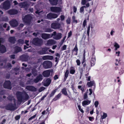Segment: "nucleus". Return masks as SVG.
<instances>
[{"label":"nucleus","instance_id":"obj_1","mask_svg":"<svg viewBox=\"0 0 124 124\" xmlns=\"http://www.w3.org/2000/svg\"><path fill=\"white\" fill-rule=\"evenodd\" d=\"M16 95L18 101L21 102L28 100L29 98L28 95L25 92H17Z\"/></svg>","mask_w":124,"mask_h":124},{"label":"nucleus","instance_id":"obj_2","mask_svg":"<svg viewBox=\"0 0 124 124\" xmlns=\"http://www.w3.org/2000/svg\"><path fill=\"white\" fill-rule=\"evenodd\" d=\"M32 19V16L31 15H27L25 16L24 17H23L22 18L23 22L27 24L30 23Z\"/></svg>","mask_w":124,"mask_h":124},{"label":"nucleus","instance_id":"obj_3","mask_svg":"<svg viewBox=\"0 0 124 124\" xmlns=\"http://www.w3.org/2000/svg\"><path fill=\"white\" fill-rule=\"evenodd\" d=\"M32 42L33 44L35 45L40 46L42 44L43 41L41 39H39L38 38H36L33 39Z\"/></svg>","mask_w":124,"mask_h":124},{"label":"nucleus","instance_id":"obj_4","mask_svg":"<svg viewBox=\"0 0 124 124\" xmlns=\"http://www.w3.org/2000/svg\"><path fill=\"white\" fill-rule=\"evenodd\" d=\"M43 67L45 69L51 68L52 66V63L50 61H44L43 63Z\"/></svg>","mask_w":124,"mask_h":124},{"label":"nucleus","instance_id":"obj_5","mask_svg":"<svg viewBox=\"0 0 124 124\" xmlns=\"http://www.w3.org/2000/svg\"><path fill=\"white\" fill-rule=\"evenodd\" d=\"M52 37H53V39L55 40H59L61 38L62 35L61 33H59L56 34V32L54 31L52 34Z\"/></svg>","mask_w":124,"mask_h":124},{"label":"nucleus","instance_id":"obj_6","mask_svg":"<svg viewBox=\"0 0 124 124\" xmlns=\"http://www.w3.org/2000/svg\"><path fill=\"white\" fill-rule=\"evenodd\" d=\"M58 16V15L56 14L50 13L47 15L46 17L47 19H51L57 18Z\"/></svg>","mask_w":124,"mask_h":124},{"label":"nucleus","instance_id":"obj_7","mask_svg":"<svg viewBox=\"0 0 124 124\" xmlns=\"http://www.w3.org/2000/svg\"><path fill=\"white\" fill-rule=\"evenodd\" d=\"M9 23L10 25L13 27H17L18 25L17 21L15 19L12 20L9 22Z\"/></svg>","mask_w":124,"mask_h":124},{"label":"nucleus","instance_id":"obj_8","mask_svg":"<svg viewBox=\"0 0 124 124\" xmlns=\"http://www.w3.org/2000/svg\"><path fill=\"white\" fill-rule=\"evenodd\" d=\"M10 6V2L8 0H7L4 2L3 5V8L4 9H9Z\"/></svg>","mask_w":124,"mask_h":124},{"label":"nucleus","instance_id":"obj_9","mask_svg":"<svg viewBox=\"0 0 124 124\" xmlns=\"http://www.w3.org/2000/svg\"><path fill=\"white\" fill-rule=\"evenodd\" d=\"M41 37L45 40L52 38V34L42 33L41 34Z\"/></svg>","mask_w":124,"mask_h":124},{"label":"nucleus","instance_id":"obj_10","mask_svg":"<svg viewBox=\"0 0 124 124\" xmlns=\"http://www.w3.org/2000/svg\"><path fill=\"white\" fill-rule=\"evenodd\" d=\"M49 48L45 47L42 48V50L38 52V53L40 54H47L48 53V50Z\"/></svg>","mask_w":124,"mask_h":124},{"label":"nucleus","instance_id":"obj_11","mask_svg":"<svg viewBox=\"0 0 124 124\" xmlns=\"http://www.w3.org/2000/svg\"><path fill=\"white\" fill-rule=\"evenodd\" d=\"M60 24L58 23H52L51 25V27L53 29H56L60 27Z\"/></svg>","mask_w":124,"mask_h":124},{"label":"nucleus","instance_id":"obj_12","mask_svg":"<svg viewBox=\"0 0 124 124\" xmlns=\"http://www.w3.org/2000/svg\"><path fill=\"white\" fill-rule=\"evenodd\" d=\"M10 82L9 81H6L3 85L4 87L6 88L11 89V87L10 85Z\"/></svg>","mask_w":124,"mask_h":124},{"label":"nucleus","instance_id":"obj_13","mask_svg":"<svg viewBox=\"0 0 124 124\" xmlns=\"http://www.w3.org/2000/svg\"><path fill=\"white\" fill-rule=\"evenodd\" d=\"M16 103L15 104L14 103V105H13L12 104H10L7 105L6 107V109L8 110H13L15 109V106L16 105Z\"/></svg>","mask_w":124,"mask_h":124},{"label":"nucleus","instance_id":"obj_14","mask_svg":"<svg viewBox=\"0 0 124 124\" xmlns=\"http://www.w3.org/2000/svg\"><path fill=\"white\" fill-rule=\"evenodd\" d=\"M51 11L55 13H58L61 11V9L59 7H52L50 8Z\"/></svg>","mask_w":124,"mask_h":124},{"label":"nucleus","instance_id":"obj_15","mask_svg":"<svg viewBox=\"0 0 124 124\" xmlns=\"http://www.w3.org/2000/svg\"><path fill=\"white\" fill-rule=\"evenodd\" d=\"M56 43V41L53 39H50L47 41V43L46 44V45L50 46L55 44Z\"/></svg>","mask_w":124,"mask_h":124},{"label":"nucleus","instance_id":"obj_16","mask_svg":"<svg viewBox=\"0 0 124 124\" xmlns=\"http://www.w3.org/2000/svg\"><path fill=\"white\" fill-rule=\"evenodd\" d=\"M51 79L50 78H47L46 80L44 81V85L46 86H48L50 84Z\"/></svg>","mask_w":124,"mask_h":124},{"label":"nucleus","instance_id":"obj_17","mask_svg":"<svg viewBox=\"0 0 124 124\" xmlns=\"http://www.w3.org/2000/svg\"><path fill=\"white\" fill-rule=\"evenodd\" d=\"M26 89L29 90L35 91L36 90V88L32 86H28L26 87Z\"/></svg>","mask_w":124,"mask_h":124},{"label":"nucleus","instance_id":"obj_18","mask_svg":"<svg viewBox=\"0 0 124 124\" xmlns=\"http://www.w3.org/2000/svg\"><path fill=\"white\" fill-rule=\"evenodd\" d=\"M42 76L41 75H40L37 76L36 78L34 80V81L35 83H37L39 81L42 80Z\"/></svg>","mask_w":124,"mask_h":124},{"label":"nucleus","instance_id":"obj_19","mask_svg":"<svg viewBox=\"0 0 124 124\" xmlns=\"http://www.w3.org/2000/svg\"><path fill=\"white\" fill-rule=\"evenodd\" d=\"M42 59L44 60H52L53 58V56L51 55H46L43 57Z\"/></svg>","mask_w":124,"mask_h":124},{"label":"nucleus","instance_id":"obj_20","mask_svg":"<svg viewBox=\"0 0 124 124\" xmlns=\"http://www.w3.org/2000/svg\"><path fill=\"white\" fill-rule=\"evenodd\" d=\"M16 39L14 37H9L8 39V41L10 43L14 44L16 41Z\"/></svg>","mask_w":124,"mask_h":124},{"label":"nucleus","instance_id":"obj_21","mask_svg":"<svg viewBox=\"0 0 124 124\" xmlns=\"http://www.w3.org/2000/svg\"><path fill=\"white\" fill-rule=\"evenodd\" d=\"M50 74V72L49 70L44 71L43 73V76L45 77H48L49 76Z\"/></svg>","mask_w":124,"mask_h":124},{"label":"nucleus","instance_id":"obj_22","mask_svg":"<svg viewBox=\"0 0 124 124\" xmlns=\"http://www.w3.org/2000/svg\"><path fill=\"white\" fill-rule=\"evenodd\" d=\"M19 5L21 8H24L29 6V5L26 2L21 3L19 4Z\"/></svg>","mask_w":124,"mask_h":124},{"label":"nucleus","instance_id":"obj_23","mask_svg":"<svg viewBox=\"0 0 124 124\" xmlns=\"http://www.w3.org/2000/svg\"><path fill=\"white\" fill-rule=\"evenodd\" d=\"M6 51V49L3 45H1L0 46V52L1 53H3Z\"/></svg>","mask_w":124,"mask_h":124},{"label":"nucleus","instance_id":"obj_24","mask_svg":"<svg viewBox=\"0 0 124 124\" xmlns=\"http://www.w3.org/2000/svg\"><path fill=\"white\" fill-rule=\"evenodd\" d=\"M91 102V101L88 100L86 101H84L82 103V105L85 106V105H88Z\"/></svg>","mask_w":124,"mask_h":124},{"label":"nucleus","instance_id":"obj_25","mask_svg":"<svg viewBox=\"0 0 124 124\" xmlns=\"http://www.w3.org/2000/svg\"><path fill=\"white\" fill-rule=\"evenodd\" d=\"M51 4L52 5H56L58 2V0H49Z\"/></svg>","mask_w":124,"mask_h":124},{"label":"nucleus","instance_id":"obj_26","mask_svg":"<svg viewBox=\"0 0 124 124\" xmlns=\"http://www.w3.org/2000/svg\"><path fill=\"white\" fill-rule=\"evenodd\" d=\"M15 53H16L21 52L22 50V49L20 47L18 46H16L15 47Z\"/></svg>","mask_w":124,"mask_h":124},{"label":"nucleus","instance_id":"obj_27","mask_svg":"<svg viewBox=\"0 0 124 124\" xmlns=\"http://www.w3.org/2000/svg\"><path fill=\"white\" fill-rule=\"evenodd\" d=\"M95 84L94 81H90V82H88L87 83V85L88 87H91L93 86Z\"/></svg>","mask_w":124,"mask_h":124},{"label":"nucleus","instance_id":"obj_28","mask_svg":"<svg viewBox=\"0 0 124 124\" xmlns=\"http://www.w3.org/2000/svg\"><path fill=\"white\" fill-rule=\"evenodd\" d=\"M9 12H11V14L14 15L17 14L18 13V11L16 10L13 9L9 11Z\"/></svg>","mask_w":124,"mask_h":124},{"label":"nucleus","instance_id":"obj_29","mask_svg":"<svg viewBox=\"0 0 124 124\" xmlns=\"http://www.w3.org/2000/svg\"><path fill=\"white\" fill-rule=\"evenodd\" d=\"M62 93L65 95H67L68 94L66 91V89L64 88L63 89L62 91Z\"/></svg>","mask_w":124,"mask_h":124},{"label":"nucleus","instance_id":"obj_30","mask_svg":"<svg viewBox=\"0 0 124 124\" xmlns=\"http://www.w3.org/2000/svg\"><path fill=\"white\" fill-rule=\"evenodd\" d=\"M69 73V71L68 70H66V72L65 75V77L64 78V80L65 81L66 78H67L68 76V74Z\"/></svg>","mask_w":124,"mask_h":124},{"label":"nucleus","instance_id":"obj_31","mask_svg":"<svg viewBox=\"0 0 124 124\" xmlns=\"http://www.w3.org/2000/svg\"><path fill=\"white\" fill-rule=\"evenodd\" d=\"M12 66L11 64L9 63H6V65L4 66V67L7 68H11Z\"/></svg>","mask_w":124,"mask_h":124},{"label":"nucleus","instance_id":"obj_32","mask_svg":"<svg viewBox=\"0 0 124 124\" xmlns=\"http://www.w3.org/2000/svg\"><path fill=\"white\" fill-rule=\"evenodd\" d=\"M8 98L10 100H13L14 104H15L16 100L14 99L13 97L11 96H9L8 97Z\"/></svg>","mask_w":124,"mask_h":124},{"label":"nucleus","instance_id":"obj_33","mask_svg":"<svg viewBox=\"0 0 124 124\" xmlns=\"http://www.w3.org/2000/svg\"><path fill=\"white\" fill-rule=\"evenodd\" d=\"M53 30L50 28H47L45 29V32H51Z\"/></svg>","mask_w":124,"mask_h":124},{"label":"nucleus","instance_id":"obj_34","mask_svg":"<svg viewBox=\"0 0 124 124\" xmlns=\"http://www.w3.org/2000/svg\"><path fill=\"white\" fill-rule=\"evenodd\" d=\"M23 56L25 60L26 61H27L29 59V57L28 55H23Z\"/></svg>","mask_w":124,"mask_h":124},{"label":"nucleus","instance_id":"obj_35","mask_svg":"<svg viewBox=\"0 0 124 124\" xmlns=\"http://www.w3.org/2000/svg\"><path fill=\"white\" fill-rule=\"evenodd\" d=\"M61 95V94L59 93L53 99V100L55 101L57 100L60 97Z\"/></svg>","mask_w":124,"mask_h":124},{"label":"nucleus","instance_id":"obj_36","mask_svg":"<svg viewBox=\"0 0 124 124\" xmlns=\"http://www.w3.org/2000/svg\"><path fill=\"white\" fill-rule=\"evenodd\" d=\"M57 90V89H56L53 91L51 93V94H50V97H51L53 96L54 95V94L55 93Z\"/></svg>","mask_w":124,"mask_h":124},{"label":"nucleus","instance_id":"obj_37","mask_svg":"<svg viewBox=\"0 0 124 124\" xmlns=\"http://www.w3.org/2000/svg\"><path fill=\"white\" fill-rule=\"evenodd\" d=\"M24 25L23 24L21 23L19 25V27L17 28V29L19 30H20L21 28Z\"/></svg>","mask_w":124,"mask_h":124},{"label":"nucleus","instance_id":"obj_38","mask_svg":"<svg viewBox=\"0 0 124 124\" xmlns=\"http://www.w3.org/2000/svg\"><path fill=\"white\" fill-rule=\"evenodd\" d=\"M32 73L34 76H35L37 75L36 71L35 70H33L32 71Z\"/></svg>","mask_w":124,"mask_h":124},{"label":"nucleus","instance_id":"obj_39","mask_svg":"<svg viewBox=\"0 0 124 124\" xmlns=\"http://www.w3.org/2000/svg\"><path fill=\"white\" fill-rule=\"evenodd\" d=\"M18 42L19 43L21 44H23L24 43L23 40L22 39H20L18 40Z\"/></svg>","mask_w":124,"mask_h":124},{"label":"nucleus","instance_id":"obj_40","mask_svg":"<svg viewBox=\"0 0 124 124\" xmlns=\"http://www.w3.org/2000/svg\"><path fill=\"white\" fill-rule=\"evenodd\" d=\"M73 20V23L75 22L76 23H77V20H76V17L75 16H73L72 17Z\"/></svg>","mask_w":124,"mask_h":124},{"label":"nucleus","instance_id":"obj_41","mask_svg":"<svg viewBox=\"0 0 124 124\" xmlns=\"http://www.w3.org/2000/svg\"><path fill=\"white\" fill-rule=\"evenodd\" d=\"M37 117H31L29 119V120L30 121L33 119H34V120H35L37 119Z\"/></svg>","mask_w":124,"mask_h":124},{"label":"nucleus","instance_id":"obj_42","mask_svg":"<svg viewBox=\"0 0 124 124\" xmlns=\"http://www.w3.org/2000/svg\"><path fill=\"white\" fill-rule=\"evenodd\" d=\"M114 46L116 47V48H119L120 47V46L116 42L115 43Z\"/></svg>","mask_w":124,"mask_h":124},{"label":"nucleus","instance_id":"obj_43","mask_svg":"<svg viewBox=\"0 0 124 124\" xmlns=\"http://www.w3.org/2000/svg\"><path fill=\"white\" fill-rule=\"evenodd\" d=\"M87 1L86 0H82L81 4L83 5H84L86 3Z\"/></svg>","mask_w":124,"mask_h":124},{"label":"nucleus","instance_id":"obj_44","mask_svg":"<svg viewBox=\"0 0 124 124\" xmlns=\"http://www.w3.org/2000/svg\"><path fill=\"white\" fill-rule=\"evenodd\" d=\"M75 72V70L73 69H72L71 68L70 72V73L72 74H73Z\"/></svg>","mask_w":124,"mask_h":124},{"label":"nucleus","instance_id":"obj_45","mask_svg":"<svg viewBox=\"0 0 124 124\" xmlns=\"http://www.w3.org/2000/svg\"><path fill=\"white\" fill-rule=\"evenodd\" d=\"M2 20L3 21H8V17L6 16L3 17L2 18Z\"/></svg>","mask_w":124,"mask_h":124},{"label":"nucleus","instance_id":"obj_46","mask_svg":"<svg viewBox=\"0 0 124 124\" xmlns=\"http://www.w3.org/2000/svg\"><path fill=\"white\" fill-rule=\"evenodd\" d=\"M90 27V25H89L88 26V27L87 28V35H88V36L89 35Z\"/></svg>","mask_w":124,"mask_h":124},{"label":"nucleus","instance_id":"obj_47","mask_svg":"<svg viewBox=\"0 0 124 124\" xmlns=\"http://www.w3.org/2000/svg\"><path fill=\"white\" fill-rule=\"evenodd\" d=\"M90 121H93L94 119L93 117H88Z\"/></svg>","mask_w":124,"mask_h":124},{"label":"nucleus","instance_id":"obj_48","mask_svg":"<svg viewBox=\"0 0 124 124\" xmlns=\"http://www.w3.org/2000/svg\"><path fill=\"white\" fill-rule=\"evenodd\" d=\"M6 61H4L3 62V63H2L0 64V65L1 66H4H4H5L6 64Z\"/></svg>","mask_w":124,"mask_h":124},{"label":"nucleus","instance_id":"obj_49","mask_svg":"<svg viewBox=\"0 0 124 124\" xmlns=\"http://www.w3.org/2000/svg\"><path fill=\"white\" fill-rule=\"evenodd\" d=\"M45 89V88L44 87H41L39 90V92H41L42 91L44 90Z\"/></svg>","mask_w":124,"mask_h":124},{"label":"nucleus","instance_id":"obj_50","mask_svg":"<svg viewBox=\"0 0 124 124\" xmlns=\"http://www.w3.org/2000/svg\"><path fill=\"white\" fill-rule=\"evenodd\" d=\"M99 104V102L98 101H96L95 102L94 104L95 105V106L96 107H97L98 105Z\"/></svg>","mask_w":124,"mask_h":124},{"label":"nucleus","instance_id":"obj_51","mask_svg":"<svg viewBox=\"0 0 124 124\" xmlns=\"http://www.w3.org/2000/svg\"><path fill=\"white\" fill-rule=\"evenodd\" d=\"M76 62L77 63V65H79L80 64V62L79 60H77L76 61Z\"/></svg>","mask_w":124,"mask_h":124},{"label":"nucleus","instance_id":"obj_52","mask_svg":"<svg viewBox=\"0 0 124 124\" xmlns=\"http://www.w3.org/2000/svg\"><path fill=\"white\" fill-rule=\"evenodd\" d=\"M66 22L67 24H69L70 23V18H68L66 20Z\"/></svg>","mask_w":124,"mask_h":124},{"label":"nucleus","instance_id":"obj_53","mask_svg":"<svg viewBox=\"0 0 124 124\" xmlns=\"http://www.w3.org/2000/svg\"><path fill=\"white\" fill-rule=\"evenodd\" d=\"M79 121L80 122V124H86L85 121L82 122V120L81 121V120H80Z\"/></svg>","mask_w":124,"mask_h":124},{"label":"nucleus","instance_id":"obj_54","mask_svg":"<svg viewBox=\"0 0 124 124\" xmlns=\"http://www.w3.org/2000/svg\"><path fill=\"white\" fill-rule=\"evenodd\" d=\"M6 121V120L5 119H4L0 123V124H4Z\"/></svg>","mask_w":124,"mask_h":124},{"label":"nucleus","instance_id":"obj_55","mask_svg":"<svg viewBox=\"0 0 124 124\" xmlns=\"http://www.w3.org/2000/svg\"><path fill=\"white\" fill-rule=\"evenodd\" d=\"M72 34V31H70V32L68 33V38H69L71 35Z\"/></svg>","mask_w":124,"mask_h":124},{"label":"nucleus","instance_id":"obj_56","mask_svg":"<svg viewBox=\"0 0 124 124\" xmlns=\"http://www.w3.org/2000/svg\"><path fill=\"white\" fill-rule=\"evenodd\" d=\"M78 107L79 110L82 112H83V111L82 110V109L81 108V107L80 105L78 106Z\"/></svg>","mask_w":124,"mask_h":124},{"label":"nucleus","instance_id":"obj_57","mask_svg":"<svg viewBox=\"0 0 124 124\" xmlns=\"http://www.w3.org/2000/svg\"><path fill=\"white\" fill-rule=\"evenodd\" d=\"M47 117L45 118V119L44 120H43L39 124H45V122L46 121V119L47 118Z\"/></svg>","mask_w":124,"mask_h":124},{"label":"nucleus","instance_id":"obj_58","mask_svg":"<svg viewBox=\"0 0 124 124\" xmlns=\"http://www.w3.org/2000/svg\"><path fill=\"white\" fill-rule=\"evenodd\" d=\"M84 11V8H83V7H81L80 9V12L81 13L83 12Z\"/></svg>","mask_w":124,"mask_h":124},{"label":"nucleus","instance_id":"obj_59","mask_svg":"<svg viewBox=\"0 0 124 124\" xmlns=\"http://www.w3.org/2000/svg\"><path fill=\"white\" fill-rule=\"evenodd\" d=\"M66 45H64L62 48V50H65L66 49Z\"/></svg>","mask_w":124,"mask_h":124},{"label":"nucleus","instance_id":"obj_60","mask_svg":"<svg viewBox=\"0 0 124 124\" xmlns=\"http://www.w3.org/2000/svg\"><path fill=\"white\" fill-rule=\"evenodd\" d=\"M86 23V21L85 20H84V21L83 22V25L84 26V27H85V26Z\"/></svg>","mask_w":124,"mask_h":124},{"label":"nucleus","instance_id":"obj_61","mask_svg":"<svg viewBox=\"0 0 124 124\" xmlns=\"http://www.w3.org/2000/svg\"><path fill=\"white\" fill-rule=\"evenodd\" d=\"M54 80H56L58 78V75H55L54 77Z\"/></svg>","mask_w":124,"mask_h":124},{"label":"nucleus","instance_id":"obj_62","mask_svg":"<svg viewBox=\"0 0 124 124\" xmlns=\"http://www.w3.org/2000/svg\"><path fill=\"white\" fill-rule=\"evenodd\" d=\"M74 51H76L77 52L78 50V49L77 48L76 44V45L74 49Z\"/></svg>","mask_w":124,"mask_h":124},{"label":"nucleus","instance_id":"obj_63","mask_svg":"<svg viewBox=\"0 0 124 124\" xmlns=\"http://www.w3.org/2000/svg\"><path fill=\"white\" fill-rule=\"evenodd\" d=\"M87 94L86 93H85L84 96V99H85L87 98Z\"/></svg>","mask_w":124,"mask_h":124},{"label":"nucleus","instance_id":"obj_64","mask_svg":"<svg viewBox=\"0 0 124 124\" xmlns=\"http://www.w3.org/2000/svg\"><path fill=\"white\" fill-rule=\"evenodd\" d=\"M79 70L80 71V73L81 74L82 73L83 71V69L82 68H80V69H79Z\"/></svg>","mask_w":124,"mask_h":124}]
</instances>
